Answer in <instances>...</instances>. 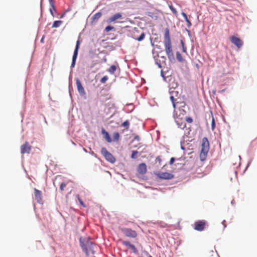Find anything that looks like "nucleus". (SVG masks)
<instances>
[{
  "mask_svg": "<svg viewBox=\"0 0 257 257\" xmlns=\"http://www.w3.org/2000/svg\"><path fill=\"white\" fill-rule=\"evenodd\" d=\"M80 242L83 250L87 255L90 253L94 254L96 251L95 249H97V247L95 244H93L91 241H87L85 244L82 241V239L81 238L80 239Z\"/></svg>",
  "mask_w": 257,
  "mask_h": 257,
  "instance_id": "1",
  "label": "nucleus"
},
{
  "mask_svg": "<svg viewBox=\"0 0 257 257\" xmlns=\"http://www.w3.org/2000/svg\"><path fill=\"white\" fill-rule=\"evenodd\" d=\"M165 50L169 60L173 59L174 54L172 50L171 42L164 43Z\"/></svg>",
  "mask_w": 257,
  "mask_h": 257,
  "instance_id": "2",
  "label": "nucleus"
},
{
  "mask_svg": "<svg viewBox=\"0 0 257 257\" xmlns=\"http://www.w3.org/2000/svg\"><path fill=\"white\" fill-rule=\"evenodd\" d=\"M206 225V221L204 220H198L194 222V229L196 230L201 231L205 229Z\"/></svg>",
  "mask_w": 257,
  "mask_h": 257,
  "instance_id": "3",
  "label": "nucleus"
},
{
  "mask_svg": "<svg viewBox=\"0 0 257 257\" xmlns=\"http://www.w3.org/2000/svg\"><path fill=\"white\" fill-rule=\"evenodd\" d=\"M121 230L123 234L127 237L135 238L137 236V233L136 231L131 228H125L122 229Z\"/></svg>",
  "mask_w": 257,
  "mask_h": 257,
  "instance_id": "4",
  "label": "nucleus"
},
{
  "mask_svg": "<svg viewBox=\"0 0 257 257\" xmlns=\"http://www.w3.org/2000/svg\"><path fill=\"white\" fill-rule=\"evenodd\" d=\"M79 45H80V41L79 40H78L76 43V45L75 47V50L74 51L73 57H72V61L71 63V67H74L75 65L76 60L78 55V49L79 48Z\"/></svg>",
  "mask_w": 257,
  "mask_h": 257,
  "instance_id": "5",
  "label": "nucleus"
},
{
  "mask_svg": "<svg viewBox=\"0 0 257 257\" xmlns=\"http://www.w3.org/2000/svg\"><path fill=\"white\" fill-rule=\"evenodd\" d=\"M101 152L106 160L110 163H112V155L107 151L106 148H102Z\"/></svg>",
  "mask_w": 257,
  "mask_h": 257,
  "instance_id": "6",
  "label": "nucleus"
},
{
  "mask_svg": "<svg viewBox=\"0 0 257 257\" xmlns=\"http://www.w3.org/2000/svg\"><path fill=\"white\" fill-rule=\"evenodd\" d=\"M31 150V146L29 145L28 142H26L24 144L21 146V153L22 154L25 153L29 154Z\"/></svg>",
  "mask_w": 257,
  "mask_h": 257,
  "instance_id": "7",
  "label": "nucleus"
},
{
  "mask_svg": "<svg viewBox=\"0 0 257 257\" xmlns=\"http://www.w3.org/2000/svg\"><path fill=\"white\" fill-rule=\"evenodd\" d=\"M230 41L238 48H240L243 45L242 41L239 38L235 36H231L230 37Z\"/></svg>",
  "mask_w": 257,
  "mask_h": 257,
  "instance_id": "8",
  "label": "nucleus"
},
{
  "mask_svg": "<svg viewBox=\"0 0 257 257\" xmlns=\"http://www.w3.org/2000/svg\"><path fill=\"white\" fill-rule=\"evenodd\" d=\"M147 171V165L145 163H141L137 168V172L140 175H144Z\"/></svg>",
  "mask_w": 257,
  "mask_h": 257,
  "instance_id": "9",
  "label": "nucleus"
},
{
  "mask_svg": "<svg viewBox=\"0 0 257 257\" xmlns=\"http://www.w3.org/2000/svg\"><path fill=\"white\" fill-rule=\"evenodd\" d=\"M127 18L123 17L119 13L113 15V22L116 21V22L122 23L125 22Z\"/></svg>",
  "mask_w": 257,
  "mask_h": 257,
  "instance_id": "10",
  "label": "nucleus"
},
{
  "mask_svg": "<svg viewBox=\"0 0 257 257\" xmlns=\"http://www.w3.org/2000/svg\"><path fill=\"white\" fill-rule=\"evenodd\" d=\"M34 190V196L36 200H37L38 203L42 204L43 203V200L41 191L37 189L36 188H35Z\"/></svg>",
  "mask_w": 257,
  "mask_h": 257,
  "instance_id": "11",
  "label": "nucleus"
},
{
  "mask_svg": "<svg viewBox=\"0 0 257 257\" xmlns=\"http://www.w3.org/2000/svg\"><path fill=\"white\" fill-rule=\"evenodd\" d=\"M157 175L160 178L164 179H171L173 177V175L172 174L167 172L159 173Z\"/></svg>",
  "mask_w": 257,
  "mask_h": 257,
  "instance_id": "12",
  "label": "nucleus"
},
{
  "mask_svg": "<svg viewBox=\"0 0 257 257\" xmlns=\"http://www.w3.org/2000/svg\"><path fill=\"white\" fill-rule=\"evenodd\" d=\"M209 142L206 138H204L202 140L201 149L206 151L209 150Z\"/></svg>",
  "mask_w": 257,
  "mask_h": 257,
  "instance_id": "13",
  "label": "nucleus"
},
{
  "mask_svg": "<svg viewBox=\"0 0 257 257\" xmlns=\"http://www.w3.org/2000/svg\"><path fill=\"white\" fill-rule=\"evenodd\" d=\"M76 83L78 91L79 92V93L81 94H85V90L84 89V88L83 87L80 81L78 79H76Z\"/></svg>",
  "mask_w": 257,
  "mask_h": 257,
  "instance_id": "14",
  "label": "nucleus"
},
{
  "mask_svg": "<svg viewBox=\"0 0 257 257\" xmlns=\"http://www.w3.org/2000/svg\"><path fill=\"white\" fill-rule=\"evenodd\" d=\"M171 42L170 36V31L168 28L165 30L164 43Z\"/></svg>",
  "mask_w": 257,
  "mask_h": 257,
  "instance_id": "15",
  "label": "nucleus"
},
{
  "mask_svg": "<svg viewBox=\"0 0 257 257\" xmlns=\"http://www.w3.org/2000/svg\"><path fill=\"white\" fill-rule=\"evenodd\" d=\"M123 244L128 248H131L134 252H136L137 251V249L135 246L134 244H131L130 242L128 241H124L123 242Z\"/></svg>",
  "mask_w": 257,
  "mask_h": 257,
  "instance_id": "16",
  "label": "nucleus"
},
{
  "mask_svg": "<svg viewBox=\"0 0 257 257\" xmlns=\"http://www.w3.org/2000/svg\"><path fill=\"white\" fill-rule=\"evenodd\" d=\"M178 93V92L177 91H174V90H173L171 92L172 95L170 97V99L172 102L174 108H176V102H175L176 99L174 98V95L175 94L176 96H177Z\"/></svg>",
  "mask_w": 257,
  "mask_h": 257,
  "instance_id": "17",
  "label": "nucleus"
},
{
  "mask_svg": "<svg viewBox=\"0 0 257 257\" xmlns=\"http://www.w3.org/2000/svg\"><path fill=\"white\" fill-rule=\"evenodd\" d=\"M102 16V14L100 12H98L95 14L92 17V22L95 23Z\"/></svg>",
  "mask_w": 257,
  "mask_h": 257,
  "instance_id": "18",
  "label": "nucleus"
},
{
  "mask_svg": "<svg viewBox=\"0 0 257 257\" xmlns=\"http://www.w3.org/2000/svg\"><path fill=\"white\" fill-rule=\"evenodd\" d=\"M208 152V151H205V150L201 149L200 154V158L201 161H204L206 159Z\"/></svg>",
  "mask_w": 257,
  "mask_h": 257,
  "instance_id": "19",
  "label": "nucleus"
},
{
  "mask_svg": "<svg viewBox=\"0 0 257 257\" xmlns=\"http://www.w3.org/2000/svg\"><path fill=\"white\" fill-rule=\"evenodd\" d=\"M102 133L104 135V137L108 142H111V140L109 137V135L107 132H106L104 129L102 130Z\"/></svg>",
  "mask_w": 257,
  "mask_h": 257,
  "instance_id": "20",
  "label": "nucleus"
},
{
  "mask_svg": "<svg viewBox=\"0 0 257 257\" xmlns=\"http://www.w3.org/2000/svg\"><path fill=\"white\" fill-rule=\"evenodd\" d=\"M145 37V34L144 33H142L139 37H137L135 34H134V35L133 36V38L138 41H142Z\"/></svg>",
  "mask_w": 257,
  "mask_h": 257,
  "instance_id": "21",
  "label": "nucleus"
},
{
  "mask_svg": "<svg viewBox=\"0 0 257 257\" xmlns=\"http://www.w3.org/2000/svg\"><path fill=\"white\" fill-rule=\"evenodd\" d=\"M63 23V21H55L54 22L53 24V25H52V28H58L59 27L61 24Z\"/></svg>",
  "mask_w": 257,
  "mask_h": 257,
  "instance_id": "22",
  "label": "nucleus"
},
{
  "mask_svg": "<svg viewBox=\"0 0 257 257\" xmlns=\"http://www.w3.org/2000/svg\"><path fill=\"white\" fill-rule=\"evenodd\" d=\"M129 125L130 122L128 120H125L121 124V126L124 127L125 130H128Z\"/></svg>",
  "mask_w": 257,
  "mask_h": 257,
  "instance_id": "23",
  "label": "nucleus"
},
{
  "mask_svg": "<svg viewBox=\"0 0 257 257\" xmlns=\"http://www.w3.org/2000/svg\"><path fill=\"white\" fill-rule=\"evenodd\" d=\"M176 58H177V59L179 62H182L183 61V57H182L181 54L179 52H177L176 53Z\"/></svg>",
  "mask_w": 257,
  "mask_h": 257,
  "instance_id": "24",
  "label": "nucleus"
},
{
  "mask_svg": "<svg viewBox=\"0 0 257 257\" xmlns=\"http://www.w3.org/2000/svg\"><path fill=\"white\" fill-rule=\"evenodd\" d=\"M119 139V134L118 133H115L113 134V141H118Z\"/></svg>",
  "mask_w": 257,
  "mask_h": 257,
  "instance_id": "25",
  "label": "nucleus"
},
{
  "mask_svg": "<svg viewBox=\"0 0 257 257\" xmlns=\"http://www.w3.org/2000/svg\"><path fill=\"white\" fill-rule=\"evenodd\" d=\"M138 152L137 151H133L132 152V156H131V158L132 159H136L137 158V155H138Z\"/></svg>",
  "mask_w": 257,
  "mask_h": 257,
  "instance_id": "26",
  "label": "nucleus"
},
{
  "mask_svg": "<svg viewBox=\"0 0 257 257\" xmlns=\"http://www.w3.org/2000/svg\"><path fill=\"white\" fill-rule=\"evenodd\" d=\"M77 197L78 198V200L79 202L80 203V205L81 206H82L83 207H85V205L84 203H83V202L82 201V199L80 198L79 195H77Z\"/></svg>",
  "mask_w": 257,
  "mask_h": 257,
  "instance_id": "27",
  "label": "nucleus"
},
{
  "mask_svg": "<svg viewBox=\"0 0 257 257\" xmlns=\"http://www.w3.org/2000/svg\"><path fill=\"white\" fill-rule=\"evenodd\" d=\"M211 127H212V130H213L215 127V120H214V118L212 115Z\"/></svg>",
  "mask_w": 257,
  "mask_h": 257,
  "instance_id": "28",
  "label": "nucleus"
},
{
  "mask_svg": "<svg viewBox=\"0 0 257 257\" xmlns=\"http://www.w3.org/2000/svg\"><path fill=\"white\" fill-rule=\"evenodd\" d=\"M108 79V77L107 76H105L103 77L101 80L100 82L102 83H104Z\"/></svg>",
  "mask_w": 257,
  "mask_h": 257,
  "instance_id": "29",
  "label": "nucleus"
},
{
  "mask_svg": "<svg viewBox=\"0 0 257 257\" xmlns=\"http://www.w3.org/2000/svg\"><path fill=\"white\" fill-rule=\"evenodd\" d=\"M155 161H156V163H158L159 165H161V162H162V160H161V157L160 156L157 157L155 159Z\"/></svg>",
  "mask_w": 257,
  "mask_h": 257,
  "instance_id": "30",
  "label": "nucleus"
},
{
  "mask_svg": "<svg viewBox=\"0 0 257 257\" xmlns=\"http://www.w3.org/2000/svg\"><path fill=\"white\" fill-rule=\"evenodd\" d=\"M66 184L64 182H63L61 184L60 186V189L61 191H63L64 190V188L66 187Z\"/></svg>",
  "mask_w": 257,
  "mask_h": 257,
  "instance_id": "31",
  "label": "nucleus"
},
{
  "mask_svg": "<svg viewBox=\"0 0 257 257\" xmlns=\"http://www.w3.org/2000/svg\"><path fill=\"white\" fill-rule=\"evenodd\" d=\"M181 45H182V47L183 52L185 53H187L186 48L185 47L184 43L182 41H181Z\"/></svg>",
  "mask_w": 257,
  "mask_h": 257,
  "instance_id": "32",
  "label": "nucleus"
},
{
  "mask_svg": "<svg viewBox=\"0 0 257 257\" xmlns=\"http://www.w3.org/2000/svg\"><path fill=\"white\" fill-rule=\"evenodd\" d=\"M112 29V27H111L110 26H108L105 28V31L106 32H109L110 31H111Z\"/></svg>",
  "mask_w": 257,
  "mask_h": 257,
  "instance_id": "33",
  "label": "nucleus"
},
{
  "mask_svg": "<svg viewBox=\"0 0 257 257\" xmlns=\"http://www.w3.org/2000/svg\"><path fill=\"white\" fill-rule=\"evenodd\" d=\"M184 19L186 21V22L187 23V26L189 27H190V26L191 25V23L190 21L188 20L187 17H186V18H185Z\"/></svg>",
  "mask_w": 257,
  "mask_h": 257,
  "instance_id": "34",
  "label": "nucleus"
},
{
  "mask_svg": "<svg viewBox=\"0 0 257 257\" xmlns=\"http://www.w3.org/2000/svg\"><path fill=\"white\" fill-rule=\"evenodd\" d=\"M186 120L187 122H189V123H192V121H193V119L191 117H187L186 118Z\"/></svg>",
  "mask_w": 257,
  "mask_h": 257,
  "instance_id": "35",
  "label": "nucleus"
},
{
  "mask_svg": "<svg viewBox=\"0 0 257 257\" xmlns=\"http://www.w3.org/2000/svg\"><path fill=\"white\" fill-rule=\"evenodd\" d=\"M49 1H50V3L51 5V6H52L53 9L54 10V11H56V10L55 7L54 6L53 0H49Z\"/></svg>",
  "mask_w": 257,
  "mask_h": 257,
  "instance_id": "36",
  "label": "nucleus"
},
{
  "mask_svg": "<svg viewBox=\"0 0 257 257\" xmlns=\"http://www.w3.org/2000/svg\"><path fill=\"white\" fill-rule=\"evenodd\" d=\"M175 160V159L174 158H171L170 159V165L173 164L174 163Z\"/></svg>",
  "mask_w": 257,
  "mask_h": 257,
  "instance_id": "37",
  "label": "nucleus"
},
{
  "mask_svg": "<svg viewBox=\"0 0 257 257\" xmlns=\"http://www.w3.org/2000/svg\"><path fill=\"white\" fill-rule=\"evenodd\" d=\"M134 140H136L139 141L140 140V138L139 136H136L134 138Z\"/></svg>",
  "mask_w": 257,
  "mask_h": 257,
  "instance_id": "38",
  "label": "nucleus"
},
{
  "mask_svg": "<svg viewBox=\"0 0 257 257\" xmlns=\"http://www.w3.org/2000/svg\"><path fill=\"white\" fill-rule=\"evenodd\" d=\"M53 11H54V10L52 8V9H50V11L51 14L54 17V13H53Z\"/></svg>",
  "mask_w": 257,
  "mask_h": 257,
  "instance_id": "39",
  "label": "nucleus"
},
{
  "mask_svg": "<svg viewBox=\"0 0 257 257\" xmlns=\"http://www.w3.org/2000/svg\"><path fill=\"white\" fill-rule=\"evenodd\" d=\"M113 73H114L115 71H116L117 70V67L115 66V65H113Z\"/></svg>",
  "mask_w": 257,
  "mask_h": 257,
  "instance_id": "40",
  "label": "nucleus"
},
{
  "mask_svg": "<svg viewBox=\"0 0 257 257\" xmlns=\"http://www.w3.org/2000/svg\"><path fill=\"white\" fill-rule=\"evenodd\" d=\"M182 15L183 16L184 19L186 18V17H187V15L185 13H182Z\"/></svg>",
  "mask_w": 257,
  "mask_h": 257,
  "instance_id": "41",
  "label": "nucleus"
},
{
  "mask_svg": "<svg viewBox=\"0 0 257 257\" xmlns=\"http://www.w3.org/2000/svg\"><path fill=\"white\" fill-rule=\"evenodd\" d=\"M64 16H65V13L63 14L60 16V18H63Z\"/></svg>",
  "mask_w": 257,
  "mask_h": 257,
  "instance_id": "42",
  "label": "nucleus"
},
{
  "mask_svg": "<svg viewBox=\"0 0 257 257\" xmlns=\"http://www.w3.org/2000/svg\"><path fill=\"white\" fill-rule=\"evenodd\" d=\"M134 31H135L134 33H135V32H138V30H137L135 29V30H134Z\"/></svg>",
  "mask_w": 257,
  "mask_h": 257,
  "instance_id": "43",
  "label": "nucleus"
},
{
  "mask_svg": "<svg viewBox=\"0 0 257 257\" xmlns=\"http://www.w3.org/2000/svg\"><path fill=\"white\" fill-rule=\"evenodd\" d=\"M107 173H108L109 174V176H110V177H111V174H110V172H107Z\"/></svg>",
  "mask_w": 257,
  "mask_h": 257,
  "instance_id": "44",
  "label": "nucleus"
},
{
  "mask_svg": "<svg viewBox=\"0 0 257 257\" xmlns=\"http://www.w3.org/2000/svg\"><path fill=\"white\" fill-rule=\"evenodd\" d=\"M225 220H224V221L222 222V223H223V224H225Z\"/></svg>",
  "mask_w": 257,
  "mask_h": 257,
  "instance_id": "45",
  "label": "nucleus"
},
{
  "mask_svg": "<svg viewBox=\"0 0 257 257\" xmlns=\"http://www.w3.org/2000/svg\"><path fill=\"white\" fill-rule=\"evenodd\" d=\"M112 69V66L110 67V69Z\"/></svg>",
  "mask_w": 257,
  "mask_h": 257,
  "instance_id": "46",
  "label": "nucleus"
},
{
  "mask_svg": "<svg viewBox=\"0 0 257 257\" xmlns=\"http://www.w3.org/2000/svg\"><path fill=\"white\" fill-rule=\"evenodd\" d=\"M114 161H115V159H114V158H113V162L114 163Z\"/></svg>",
  "mask_w": 257,
  "mask_h": 257,
  "instance_id": "47",
  "label": "nucleus"
},
{
  "mask_svg": "<svg viewBox=\"0 0 257 257\" xmlns=\"http://www.w3.org/2000/svg\"><path fill=\"white\" fill-rule=\"evenodd\" d=\"M149 257H152L151 255H149Z\"/></svg>",
  "mask_w": 257,
  "mask_h": 257,
  "instance_id": "48",
  "label": "nucleus"
}]
</instances>
